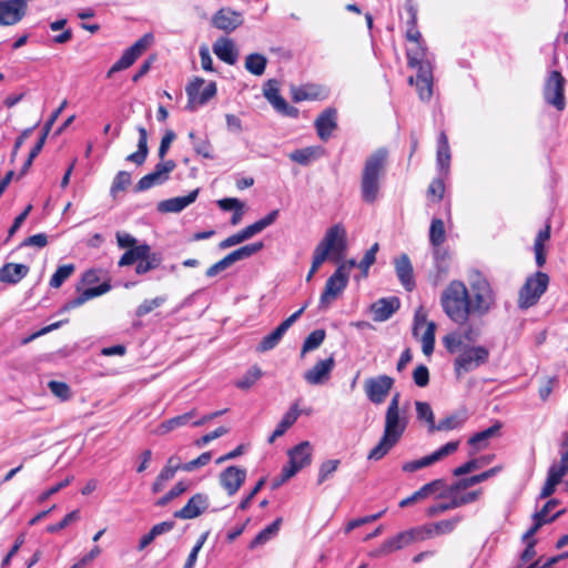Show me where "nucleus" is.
<instances>
[{
  "mask_svg": "<svg viewBox=\"0 0 568 568\" xmlns=\"http://www.w3.org/2000/svg\"><path fill=\"white\" fill-rule=\"evenodd\" d=\"M399 402L400 394H394L385 413L383 435L377 445L368 453V459H382L399 442L405 433L408 425V416L406 408L400 409Z\"/></svg>",
  "mask_w": 568,
  "mask_h": 568,
  "instance_id": "f257e3e1",
  "label": "nucleus"
},
{
  "mask_svg": "<svg viewBox=\"0 0 568 568\" xmlns=\"http://www.w3.org/2000/svg\"><path fill=\"white\" fill-rule=\"evenodd\" d=\"M387 162L388 150L386 148H378L366 158L361 174V195L364 202L374 203L377 200Z\"/></svg>",
  "mask_w": 568,
  "mask_h": 568,
  "instance_id": "f03ea898",
  "label": "nucleus"
},
{
  "mask_svg": "<svg viewBox=\"0 0 568 568\" xmlns=\"http://www.w3.org/2000/svg\"><path fill=\"white\" fill-rule=\"evenodd\" d=\"M440 305L444 313L456 324L464 325L471 314L469 292L460 281H452L443 291Z\"/></svg>",
  "mask_w": 568,
  "mask_h": 568,
  "instance_id": "7ed1b4c3",
  "label": "nucleus"
},
{
  "mask_svg": "<svg viewBox=\"0 0 568 568\" xmlns=\"http://www.w3.org/2000/svg\"><path fill=\"white\" fill-rule=\"evenodd\" d=\"M407 62L410 68L417 69L416 88L422 101H429L433 95V72L429 61L426 60V49H407Z\"/></svg>",
  "mask_w": 568,
  "mask_h": 568,
  "instance_id": "20e7f679",
  "label": "nucleus"
},
{
  "mask_svg": "<svg viewBox=\"0 0 568 568\" xmlns=\"http://www.w3.org/2000/svg\"><path fill=\"white\" fill-rule=\"evenodd\" d=\"M346 247V230L342 224H335L326 231L314 253L325 261L331 258L337 262L344 256Z\"/></svg>",
  "mask_w": 568,
  "mask_h": 568,
  "instance_id": "39448f33",
  "label": "nucleus"
},
{
  "mask_svg": "<svg viewBox=\"0 0 568 568\" xmlns=\"http://www.w3.org/2000/svg\"><path fill=\"white\" fill-rule=\"evenodd\" d=\"M313 448L310 442H302L287 452L288 462L283 466L281 474L274 479V486H280L294 477L300 470L312 463Z\"/></svg>",
  "mask_w": 568,
  "mask_h": 568,
  "instance_id": "423d86ee",
  "label": "nucleus"
},
{
  "mask_svg": "<svg viewBox=\"0 0 568 568\" xmlns=\"http://www.w3.org/2000/svg\"><path fill=\"white\" fill-rule=\"evenodd\" d=\"M469 305L471 306V314L484 316L495 305V293L487 278L477 275L470 282Z\"/></svg>",
  "mask_w": 568,
  "mask_h": 568,
  "instance_id": "0eeeda50",
  "label": "nucleus"
},
{
  "mask_svg": "<svg viewBox=\"0 0 568 568\" xmlns=\"http://www.w3.org/2000/svg\"><path fill=\"white\" fill-rule=\"evenodd\" d=\"M549 276L544 272H536L526 278L519 291L518 306L528 308L537 304L541 295L547 291Z\"/></svg>",
  "mask_w": 568,
  "mask_h": 568,
  "instance_id": "6e6552de",
  "label": "nucleus"
},
{
  "mask_svg": "<svg viewBox=\"0 0 568 568\" xmlns=\"http://www.w3.org/2000/svg\"><path fill=\"white\" fill-rule=\"evenodd\" d=\"M489 351L485 346H465L454 361V369L459 377L486 364Z\"/></svg>",
  "mask_w": 568,
  "mask_h": 568,
  "instance_id": "1a4fd4ad",
  "label": "nucleus"
},
{
  "mask_svg": "<svg viewBox=\"0 0 568 568\" xmlns=\"http://www.w3.org/2000/svg\"><path fill=\"white\" fill-rule=\"evenodd\" d=\"M348 283V273L345 264H341L328 277L324 291L321 294L318 308L327 310L331 304L343 293Z\"/></svg>",
  "mask_w": 568,
  "mask_h": 568,
  "instance_id": "9d476101",
  "label": "nucleus"
},
{
  "mask_svg": "<svg viewBox=\"0 0 568 568\" xmlns=\"http://www.w3.org/2000/svg\"><path fill=\"white\" fill-rule=\"evenodd\" d=\"M565 84V78L556 70L551 71L545 81L544 99L558 111H562L566 106Z\"/></svg>",
  "mask_w": 568,
  "mask_h": 568,
  "instance_id": "9b49d317",
  "label": "nucleus"
},
{
  "mask_svg": "<svg viewBox=\"0 0 568 568\" xmlns=\"http://www.w3.org/2000/svg\"><path fill=\"white\" fill-rule=\"evenodd\" d=\"M263 95L278 114L292 119L298 116V109L290 105L280 94V82L276 79H270L264 83Z\"/></svg>",
  "mask_w": 568,
  "mask_h": 568,
  "instance_id": "f8f14e48",
  "label": "nucleus"
},
{
  "mask_svg": "<svg viewBox=\"0 0 568 568\" xmlns=\"http://www.w3.org/2000/svg\"><path fill=\"white\" fill-rule=\"evenodd\" d=\"M185 91L189 98L186 109L195 111L196 105L205 104L216 94V84L213 81L205 84L202 78H194L186 85Z\"/></svg>",
  "mask_w": 568,
  "mask_h": 568,
  "instance_id": "ddd939ff",
  "label": "nucleus"
},
{
  "mask_svg": "<svg viewBox=\"0 0 568 568\" xmlns=\"http://www.w3.org/2000/svg\"><path fill=\"white\" fill-rule=\"evenodd\" d=\"M394 383L393 377L384 374L367 378L364 382V392L367 399L375 405L383 404L389 395Z\"/></svg>",
  "mask_w": 568,
  "mask_h": 568,
  "instance_id": "4468645a",
  "label": "nucleus"
},
{
  "mask_svg": "<svg viewBox=\"0 0 568 568\" xmlns=\"http://www.w3.org/2000/svg\"><path fill=\"white\" fill-rule=\"evenodd\" d=\"M153 37L150 33L144 34L130 48H128L121 58L109 69L106 78H111L114 73L130 68L136 59L148 49Z\"/></svg>",
  "mask_w": 568,
  "mask_h": 568,
  "instance_id": "2eb2a0df",
  "label": "nucleus"
},
{
  "mask_svg": "<svg viewBox=\"0 0 568 568\" xmlns=\"http://www.w3.org/2000/svg\"><path fill=\"white\" fill-rule=\"evenodd\" d=\"M173 160L161 161L152 172L142 176L135 185L136 192H143L154 185H160L169 180V174L175 169Z\"/></svg>",
  "mask_w": 568,
  "mask_h": 568,
  "instance_id": "dca6fc26",
  "label": "nucleus"
},
{
  "mask_svg": "<svg viewBox=\"0 0 568 568\" xmlns=\"http://www.w3.org/2000/svg\"><path fill=\"white\" fill-rule=\"evenodd\" d=\"M307 304L303 305L300 310L293 313L290 317L283 321L273 332L266 335L261 343L256 346V352L264 353L273 349L282 339L287 329L297 321L304 313Z\"/></svg>",
  "mask_w": 568,
  "mask_h": 568,
  "instance_id": "f3484780",
  "label": "nucleus"
},
{
  "mask_svg": "<svg viewBox=\"0 0 568 568\" xmlns=\"http://www.w3.org/2000/svg\"><path fill=\"white\" fill-rule=\"evenodd\" d=\"M27 10L26 0H0V26H16L26 17Z\"/></svg>",
  "mask_w": 568,
  "mask_h": 568,
  "instance_id": "a211bd4d",
  "label": "nucleus"
},
{
  "mask_svg": "<svg viewBox=\"0 0 568 568\" xmlns=\"http://www.w3.org/2000/svg\"><path fill=\"white\" fill-rule=\"evenodd\" d=\"M454 491L453 494H455ZM481 494V490L468 491L462 496L450 495L452 499L447 503H439L428 507L426 514L429 517L437 516L450 509L458 508L460 506L476 501Z\"/></svg>",
  "mask_w": 568,
  "mask_h": 568,
  "instance_id": "6ab92c4d",
  "label": "nucleus"
},
{
  "mask_svg": "<svg viewBox=\"0 0 568 568\" xmlns=\"http://www.w3.org/2000/svg\"><path fill=\"white\" fill-rule=\"evenodd\" d=\"M243 22V17L230 8L220 9L211 20L214 28L224 32H232Z\"/></svg>",
  "mask_w": 568,
  "mask_h": 568,
  "instance_id": "aec40b11",
  "label": "nucleus"
},
{
  "mask_svg": "<svg viewBox=\"0 0 568 568\" xmlns=\"http://www.w3.org/2000/svg\"><path fill=\"white\" fill-rule=\"evenodd\" d=\"M315 129L322 141H327L337 128V111L334 108L325 109L315 120Z\"/></svg>",
  "mask_w": 568,
  "mask_h": 568,
  "instance_id": "412c9836",
  "label": "nucleus"
},
{
  "mask_svg": "<svg viewBox=\"0 0 568 568\" xmlns=\"http://www.w3.org/2000/svg\"><path fill=\"white\" fill-rule=\"evenodd\" d=\"M246 479V470L230 466L224 469L220 475L221 486L227 491L229 495H234Z\"/></svg>",
  "mask_w": 568,
  "mask_h": 568,
  "instance_id": "4be33fe9",
  "label": "nucleus"
},
{
  "mask_svg": "<svg viewBox=\"0 0 568 568\" xmlns=\"http://www.w3.org/2000/svg\"><path fill=\"white\" fill-rule=\"evenodd\" d=\"M416 542L412 529L400 531L397 535L386 539L376 550L377 556H386L410 544Z\"/></svg>",
  "mask_w": 568,
  "mask_h": 568,
  "instance_id": "5701e85b",
  "label": "nucleus"
},
{
  "mask_svg": "<svg viewBox=\"0 0 568 568\" xmlns=\"http://www.w3.org/2000/svg\"><path fill=\"white\" fill-rule=\"evenodd\" d=\"M207 506V497L203 494H195L187 500L183 508L174 513V517L180 519H193L204 513Z\"/></svg>",
  "mask_w": 568,
  "mask_h": 568,
  "instance_id": "b1692460",
  "label": "nucleus"
},
{
  "mask_svg": "<svg viewBox=\"0 0 568 568\" xmlns=\"http://www.w3.org/2000/svg\"><path fill=\"white\" fill-rule=\"evenodd\" d=\"M400 302L396 296L383 297L372 304L371 311L375 322H385L399 308Z\"/></svg>",
  "mask_w": 568,
  "mask_h": 568,
  "instance_id": "393cba45",
  "label": "nucleus"
},
{
  "mask_svg": "<svg viewBox=\"0 0 568 568\" xmlns=\"http://www.w3.org/2000/svg\"><path fill=\"white\" fill-rule=\"evenodd\" d=\"M333 367V357L320 361L304 373V379L311 385L324 384L329 378Z\"/></svg>",
  "mask_w": 568,
  "mask_h": 568,
  "instance_id": "a878e982",
  "label": "nucleus"
},
{
  "mask_svg": "<svg viewBox=\"0 0 568 568\" xmlns=\"http://www.w3.org/2000/svg\"><path fill=\"white\" fill-rule=\"evenodd\" d=\"M199 194V190H194L184 196H176L169 200L161 201L158 204V210L162 213H179L186 206L192 204Z\"/></svg>",
  "mask_w": 568,
  "mask_h": 568,
  "instance_id": "bb28decb",
  "label": "nucleus"
},
{
  "mask_svg": "<svg viewBox=\"0 0 568 568\" xmlns=\"http://www.w3.org/2000/svg\"><path fill=\"white\" fill-rule=\"evenodd\" d=\"M395 268L398 280L407 291H413L415 281L413 276V266L409 257L406 254L400 255L395 260Z\"/></svg>",
  "mask_w": 568,
  "mask_h": 568,
  "instance_id": "cd10ccee",
  "label": "nucleus"
},
{
  "mask_svg": "<svg viewBox=\"0 0 568 568\" xmlns=\"http://www.w3.org/2000/svg\"><path fill=\"white\" fill-rule=\"evenodd\" d=\"M467 419L468 413L466 409L457 410L452 415L440 419L439 423L435 426L429 427V433L458 429L465 424Z\"/></svg>",
  "mask_w": 568,
  "mask_h": 568,
  "instance_id": "c85d7f7f",
  "label": "nucleus"
},
{
  "mask_svg": "<svg viewBox=\"0 0 568 568\" xmlns=\"http://www.w3.org/2000/svg\"><path fill=\"white\" fill-rule=\"evenodd\" d=\"M436 163L442 175H447L450 164V149L445 132H440L437 141Z\"/></svg>",
  "mask_w": 568,
  "mask_h": 568,
  "instance_id": "c756f323",
  "label": "nucleus"
},
{
  "mask_svg": "<svg viewBox=\"0 0 568 568\" xmlns=\"http://www.w3.org/2000/svg\"><path fill=\"white\" fill-rule=\"evenodd\" d=\"M111 290V285L108 282H103L99 286L90 287L80 293L75 298L69 301L64 308L71 310L81 306L91 298L101 296Z\"/></svg>",
  "mask_w": 568,
  "mask_h": 568,
  "instance_id": "7c9ffc66",
  "label": "nucleus"
},
{
  "mask_svg": "<svg viewBox=\"0 0 568 568\" xmlns=\"http://www.w3.org/2000/svg\"><path fill=\"white\" fill-rule=\"evenodd\" d=\"M213 52L220 60L229 64L236 62L237 51L233 41L227 38L217 39L213 44Z\"/></svg>",
  "mask_w": 568,
  "mask_h": 568,
  "instance_id": "2f4dec72",
  "label": "nucleus"
},
{
  "mask_svg": "<svg viewBox=\"0 0 568 568\" xmlns=\"http://www.w3.org/2000/svg\"><path fill=\"white\" fill-rule=\"evenodd\" d=\"M300 416L298 404H293L290 409L283 415L274 432L268 438L270 443H273L277 437L283 436L286 430L292 427Z\"/></svg>",
  "mask_w": 568,
  "mask_h": 568,
  "instance_id": "473e14b6",
  "label": "nucleus"
},
{
  "mask_svg": "<svg viewBox=\"0 0 568 568\" xmlns=\"http://www.w3.org/2000/svg\"><path fill=\"white\" fill-rule=\"evenodd\" d=\"M29 267L24 264L8 263L0 268V282L17 284L27 276Z\"/></svg>",
  "mask_w": 568,
  "mask_h": 568,
  "instance_id": "72a5a7b5",
  "label": "nucleus"
},
{
  "mask_svg": "<svg viewBox=\"0 0 568 568\" xmlns=\"http://www.w3.org/2000/svg\"><path fill=\"white\" fill-rule=\"evenodd\" d=\"M501 470L500 466L493 467L486 471H483L478 475H474L464 479H460L457 484L449 487V493L453 494L454 491H458L460 489H466L468 487H471L474 485H477L481 481H485L494 476H496Z\"/></svg>",
  "mask_w": 568,
  "mask_h": 568,
  "instance_id": "f704fd0d",
  "label": "nucleus"
},
{
  "mask_svg": "<svg viewBox=\"0 0 568 568\" xmlns=\"http://www.w3.org/2000/svg\"><path fill=\"white\" fill-rule=\"evenodd\" d=\"M292 100L302 102L306 100H318L322 98V88L315 84H304L291 88Z\"/></svg>",
  "mask_w": 568,
  "mask_h": 568,
  "instance_id": "c9c22d12",
  "label": "nucleus"
},
{
  "mask_svg": "<svg viewBox=\"0 0 568 568\" xmlns=\"http://www.w3.org/2000/svg\"><path fill=\"white\" fill-rule=\"evenodd\" d=\"M139 132V141H138V150L134 153H131L126 156V161L132 162L136 165H142L148 156L149 148H148V131L143 126L138 128Z\"/></svg>",
  "mask_w": 568,
  "mask_h": 568,
  "instance_id": "e433bc0d",
  "label": "nucleus"
},
{
  "mask_svg": "<svg viewBox=\"0 0 568 568\" xmlns=\"http://www.w3.org/2000/svg\"><path fill=\"white\" fill-rule=\"evenodd\" d=\"M432 495H435L437 498H444L452 494L449 493V487L446 486V481L444 479H435L425 484L417 490V496H420L422 499Z\"/></svg>",
  "mask_w": 568,
  "mask_h": 568,
  "instance_id": "4c0bfd02",
  "label": "nucleus"
},
{
  "mask_svg": "<svg viewBox=\"0 0 568 568\" xmlns=\"http://www.w3.org/2000/svg\"><path fill=\"white\" fill-rule=\"evenodd\" d=\"M282 525V519L277 518L270 525H267L263 530H261L253 540H251V548L256 546H262L275 538L280 531Z\"/></svg>",
  "mask_w": 568,
  "mask_h": 568,
  "instance_id": "58836bf2",
  "label": "nucleus"
},
{
  "mask_svg": "<svg viewBox=\"0 0 568 568\" xmlns=\"http://www.w3.org/2000/svg\"><path fill=\"white\" fill-rule=\"evenodd\" d=\"M217 205L223 211H232L231 223L236 225L243 217L244 204L235 197H226L217 201Z\"/></svg>",
  "mask_w": 568,
  "mask_h": 568,
  "instance_id": "ea45409f",
  "label": "nucleus"
},
{
  "mask_svg": "<svg viewBox=\"0 0 568 568\" xmlns=\"http://www.w3.org/2000/svg\"><path fill=\"white\" fill-rule=\"evenodd\" d=\"M322 154V149L318 146H310L304 149L295 150L290 154V158L292 161L302 164L307 165L314 160L318 159Z\"/></svg>",
  "mask_w": 568,
  "mask_h": 568,
  "instance_id": "a19ab883",
  "label": "nucleus"
},
{
  "mask_svg": "<svg viewBox=\"0 0 568 568\" xmlns=\"http://www.w3.org/2000/svg\"><path fill=\"white\" fill-rule=\"evenodd\" d=\"M149 245L140 244L135 247L128 248V251L121 256L119 261V266H129L132 264H136L138 261L142 257L148 256Z\"/></svg>",
  "mask_w": 568,
  "mask_h": 568,
  "instance_id": "79ce46f5",
  "label": "nucleus"
},
{
  "mask_svg": "<svg viewBox=\"0 0 568 568\" xmlns=\"http://www.w3.org/2000/svg\"><path fill=\"white\" fill-rule=\"evenodd\" d=\"M162 262V257L158 253L151 252V247L149 246L148 256L142 257L138 261L135 265V273L139 275L145 274L152 270H155L160 266Z\"/></svg>",
  "mask_w": 568,
  "mask_h": 568,
  "instance_id": "37998d69",
  "label": "nucleus"
},
{
  "mask_svg": "<svg viewBox=\"0 0 568 568\" xmlns=\"http://www.w3.org/2000/svg\"><path fill=\"white\" fill-rule=\"evenodd\" d=\"M501 425L499 423L494 424L493 426L474 434L469 439L468 444L477 449H480L487 445L489 438L495 436L500 429Z\"/></svg>",
  "mask_w": 568,
  "mask_h": 568,
  "instance_id": "c03bdc74",
  "label": "nucleus"
},
{
  "mask_svg": "<svg viewBox=\"0 0 568 568\" xmlns=\"http://www.w3.org/2000/svg\"><path fill=\"white\" fill-rule=\"evenodd\" d=\"M446 240V231L443 220L433 219L429 227V243L433 247H440Z\"/></svg>",
  "mask_w": 568,
  "mask_h": 568,
  "instance_id": "a18cd8bd",
  "label": "nucleus"
},
{
  "mask_svg": "<svg viewBox=\"0 0 568 568\" xmlns=\"http://www.w3.org/2000/svg\"><path fill=\"white\" fill-rule=\"evenodd\" d=\"M435 331L436 324L434 322L427 323L425 331L420 336L423 353L427 356L433 354L435 347Z\"/></svg>",
  "mask_w": 568,
  "mask_h": 568,
  "instance_id": "49530a36",
  "label": "nucleus"
},
{
  "mask_svg": "<svg viewBox=\"0 0 568 568\" xmlns=\"http://www.w3.org/2000/svg\"><path fill=\"white\" fill-rule=\"evenodd\" d=\"M558 504V499H549L539 511H536L532 515V519H539L540 521H544L545 525L552 523L565 513V510H559L555 515L548 517V513H550V510Z\"/></svg>",
  "mask_w": 568,
  "mask_h": 568,
  "instance_id": "de8ad7c7",
  "label": "nucleus"
},
{
  "mask_svg": "<svg viewBox=\"0 0 568 568\" xmlns=\"http://www.w3.org/2000/svg\"><path fill=\"white\" fill-rule=\"evenodd\" d=\"M73 264H64L57 268L53 275L50 278V286L52 288H59L62 284L73 274L74 272Z\"/></svg>",
  "mask_w": 568,
  "mask_h": 568,
  "instance_id": "09e8293b",
  "label": "nucleus"
},
{
  "mask_svg": "<svg viewBox=\"0 0 568 568\" xmlns=\"http://www.w3.org/2000/svg\"><path fill=\"white\" fill-rule=\"evenodd\" d=\"M459 447V440L448 442L432 454L427 455L430 465L442 460L443 458L454 454Z\"/></svg>",
  "mask_w": 568,
  "mask_h": 568,
  "instance_id": "8fccbe9b",
  "label": "nucleus"
},
{
  "mask_svg": "<svg viewBox=\"0 0 568 568\" xmlns=\"http://www.w3.org/2000/svg\"><path fill=\"white\" fill-rule=\"evenodd\" d=\"M459 447V440L448 442L432 454L427 455L430 465L442 460L443 458L454 454Z\"/></svg>",
  "mask_w": 568,
  "mask_h": 568,
  "instance_id": "3c124183",
  "label": "nucleus"
},
{
  "mask_svg": "<svg viewBox=\"0 0 568 568\" xmlns=\"http://www.w3.org/2000/svg\"><path fill=\"white\" fill-rule=\"evenodd\" d=\"M325 336L326 334L324 329H315L311 332L303 343L302 355L320 347V345L324 342Z\"/></svg>",
  "mask_w": 568,
  "mask_h": 568,
  "instance_id": "603ef678",
  "label": "nucleus"
},
{
  "mask_svg": "<svg viewBox=\"0 0 568 568\" xmlns=\"http://www.w3.org/2000/svg\"><path fill=\"white\" fill-rule=\"evenodd\" d=\"M195 415L194 410L187 412L183 415L175 416L162 423V433L171 432L178 427L184 426Z\"/></svg>",
  "mask_w": 568,
  "mask_h": 568,
  "instance_id": "864d4df0",
  "label": "nucleus"
},
{
  "mask_svg": "<svg viewBox=\"0 0 568 568\" xmlns=\"http://www.w3.org/2000/svg\"><path fill=\"white\" fill-rule=\"evenodd\" d=\"M189 138L192 140L194 151L206 159H212V149L210 142L205 138H197L194 132H190Z\"/></svg>",
  "mask_w": 568,
  "mask_h": 568,
  "instance_id": "5fc2aeb1",
  "label": "nucleus"
},
{
  "mask_svg": "<svg viewBox=\"0 0 568 568\" xmlns=\"http://www.w3.org/2000/svg\"><path fill=\"white\" fill-rule=\"evenodd\" d=\"M433 256L435 261V267L438 273V277H443L447 274L448 271V254L446 251L440 247H434Z\"/></svg>",
  "mask_w": 568,
  "mask_h": 568,
  "instance_id": "6e6d98bb",
  "label": "nucleus"
},
{
  "mask_svg": "<svg viewBox=\"0 0 568 568\" xmlns=\"http://www.w3.org/2000/svg\"><path fill=\"white\" fill-rule=\"evenodd\" d=\"M131 184V174L126 171H120L113 179L110 192L115 196L119 192L124 191Z\"/></svg>",
  "mask_w": 568,
  "mask_h": 568,
  "instance_id": "4d7b16f0",
  "label": "nucleus"
},
{
  "mask_svg": "<svg viewBox=\"0 0 568 568\" xmlns=\"http://www.w3.org/2000/svg\"><path fill=\"white\" fill-rule=\"evenodd\" d=\"M416 416L419 420H425L428 428L435 426V417L430 405L426 402H416Z\"/></svg>",
  "mask_w": 568,
  "mask_h": 568,
  "instance_id": "13d9d810",
  "label": "nucleus"
},
{
  "mask_svg": "<svg viewBox=\"0 0 568 568\" xmlns=\"http://www.w3.org/2000/svg\"><path fill=\"white\" fill-rule=\"evenodd\" d=\"M338 465V459H328L322 463L318 469L317 484L322 485L325 480H327L336 471Z\"/></svg>",
  "mask_w": 568,
  "mask_h": 568,
  "instance_id": "bf43d9fd",
  "label": "nucleus"
},
{
  "mask_svg": "<svg viewBox=\"0 0 568 568\" xmlns=\"http://www.w3.org/2000/svg\"><path fill=\"white\" fill-rule=\"evenodd\" d=\"M463 520L462 516H456L450 519L434 523L435 532L438 535H446L454 531L456 526Z\"/></svg>",
  "mask_w": 568,
  "mask_h": 568,
  "instance_id": "052dcab7",
  "label": "nucleus"
},
{
  "mask_svg": "<svg viewBox=\"0 0 568 568\" xmlns=\"http://www.w3.org/2000/svg\"><path fill=\"white\" fill-rule=\"evenodd\" d=\"M278 216V210L271 211L263 219L251 224V236L262 232L267 226L272 225Z\"/></svg>",
  "mask_w": 568,
  "mask_h": 568,
  "instance_id": "680f3d73",
  "label": "nucleus"
},
{
  "mask_svg": "<svg viewBox=\"0 0 568 568\" xmlns=\"http://www.w3.org/2000/svg\"><path fill=\"white\" fill-rule=\"evenodd\" d=\"M80 519V510L75 509L71 513L67 514L61 521L54 525H49L47 527V531L50 534H55L65 527H68L70 524L75 523Z\"/></svg>",
  "mask_w": 568,
  "mask_h": 568,
  "instance_id": "e2e57ef3",
  "label": "nucleus"
},
{
  "mask_svg": "<svg viewBox=\"0 0 568 568\" xmlns=\"http://www.w3.org/2000/svg\"><path fill=\"white\" fill-rule=\"evenodd\" d=\"M48 388L61 400H68L71 397L70 386L64 382L50 381L48 383Z\"/></svg>",
  "mask_w": 568,
  "mask_h": 568,
  "instance_id": "0e129e2a",
  "label": "nucleus"
},
{
  "mask_svg": "<svg viewBox=\"0 0 568 568\" xmlns=\"http://www.w3.org/2000/svg\"><path fill=\"white\" fill-rule=\"evenodd\" d=\"M164 301H165V298L162 296H158L152 300H145V301H143V303H141L138 306V308L135 311V315L138 317H143L146 314L151 313L154 308L161 306L164 303Z\"/></svg>",
  "mask_w": 568,
  "mask_h": 568,
  "instance_id": "69168bd1",
  "label": "nucleus"
},
{
  "mask_svg": "<svg viewBox=\"0 0 568 568\" xmlns=\"http://www.w3.org/2000/svg\"><path fill=\"white\" fill-rule=\"evenodd\" d=\"M378 248V243L373 244L371 248L366 251L362 261L358 263V267L364 275H367L368 268L375 263Z\"/></svg>",
  "mask_w": 568,
  "mask_h": 568,
  "instance_id": "338daca9",
  "label": "nucleus"
},
{
  "mask_svg": "<svg viewBox=\"0 0 568 568\" xmlns=\"http://www.w3.org/2000/svg\"><path fill=\"white\" fill-rule=\"evenodd\" d=\"M414 383L418 387H425L429 383V372L425 365H418L413 372Z\"/></svg>",
  "mask_w": 568,
  "mask_h": 568,
  "instance_id": "774afa93",
  "label": "nucleus"
}]
</instances>
